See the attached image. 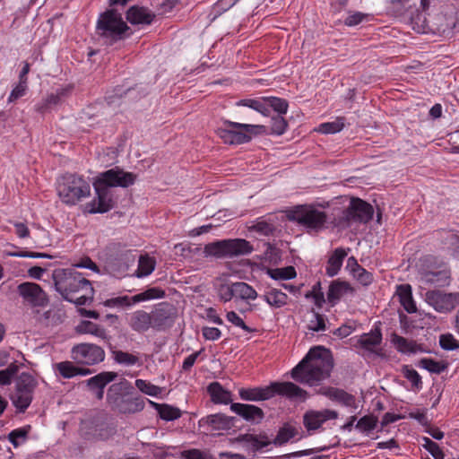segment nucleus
Masks as SVG:
<instances>
[{
	"label": "nucleus",
	"instance_id": "1",
	"mask_svg": "<svg viewBox=\"0 0 459 459\" xmlns=\"http://www.w3.org/2000/svg\"><path fill=\"white\" fill-rule=\"evenodd\" d=\"M332 368L333 360L329 350L317 346L310 349L292 369L291 377L298 382L314 385L327 378Z\"/></svg>",
	"mask_w": 459,
	"mask_h": 459
},
{
	"label": "nucleus",
	"instance_id": "2",
	"mask_svg": "<svg viewBox=\"0 0 459 459\" xmlns=\"http://www.w3.org/2000/svg\"><path fill=\"white\" fill-rule=\"evenodd\" d=\"M53 280L56 290L70 302L82 306L92 299L94 290L91 281L74 268L55 270Z\"/></svg>",
	"mask_w": 459,
	"mask_h": 459
},
{
	"label": "nucleus",
	"instance_id": "3",
	"mask_svg": "<svg viewBox=\"0 0 459 459\" xmlns=\"http://www.w3.org/2000/svg\"><path fill=\"white\" fill-rule=\"evenodd\" d=\"M128 382L111 385L107 392V403L113 411L123 414H133L144 408L143 398L133 392Z\"/></svg>",
	"mask_w": 459,
	"mask_h": 459
},
{
	"label": "nucleus",
	"instance_id": "4",
	"mask_svg": "<svg viewBox=\"0 0 459 459\" xmlns=\"http://www.w3.org/2000/svg\"><path fill=\"white\" fill-rule=\"evenodd\" d=\"M276 394L300 401L307 398V392L291 382H275L265 387L241 388L239 390L240 398L246 401L267 400Z\"/></svg>",
	"mask_w": 459,
	"mask_h": 459
},
{
	"label": "nucleus",
	"instance_id": "5",
	"mask_svg": "<svg viewBox=\"0 0 459 459\" xmlns=\"http://www.w3.org/2000/svg\"><path fill=\"white\" fill-rule=\"evenodd\" d=\"M96 30L97 34L107 44H113L126 37L129 27L123 21L121 14L116 10L111 9L100 15Z\"/></svg>",
	"mask_w": 459,
	"mask_h": 459
},
{
	"label": "nucleus",
	"instance_id": "6",
	"mask_svg": "<svg viewBox=\"0 0 459 459\" xmlns=\"http://www.w3.org/2000/svg\"><path fill=\"white\" fill-rule=\"evenodd\" d=\"M266 127L261 125L223 121V126L216 131L217 135L227 144H241L248 143L252 134L264 133Z\"/></svg>",
	"mask_w": 459,
	"mask_h": 459
},
{
	"label": "nucleus",
	"instance_id": "7",
	"mask_svg": "<svg viewBox=\"0 0 459 459\" xmlns=\"http://www.w3.org/2000/svg\"><path fill=\"white\" fill-rule=\"evenodd\" d=\"M57 193L63 203L72 205L89 196L91 186L82 177L67 174L58 182Z\"/></svg>",
	"mask_w": 459,
	"mask_h": 459
},
{
	"label": "nucleus",
	"instance_id": "8",
	"mask_svg": "<svg viewBox=\"0 0 459 459\" xmlns=\"http://www.w3.org/2000/svg\"><path fill=\"white\" fill-rule=\"evenodd\" d=\"M253 247L244 238L223 239L205 245L204 253L206 256L217 258L235 257L248 255Z\"/></svg>",
	"mask_w": 459,
	"mask_h": 459
},
{
	"label": "nucleus",
	"instance_id": "9",
	"mask_svg": "<svg viewBox=\"0 0 459 459\" xmlns=\"http://www.w3.org/2000/svg\"><path fill=\"white\" fill-rule=\"evenodd\" d=\"M36 386L37 381L30 373L23 372L17 377L11 399L20 411H24L31 403Z\"/></svg>",
	"mask_w": 459,
	"mask_h": 459
},
{
	"label": "nucleus",
	"instance_id": "10",
	"mask_svg": "<svg viewBox=\"0 0 459 459\" xmlns=\"http://www.w3.org/2000/svg\"><path fill=\"white\" fill-rule=\"evenodd\" d=\"M81 433L90 442L107 441L117 433V428L113 423L93 419L82 424Z\"/></svg>",
	"mask_w": 459,
	"mask_h": 459
},
{
	"label": "nucleus",
	"instance_id": "11",
	"mask_svg": "<svg viewBox=\"0 0 459 459\" xmlns=\"http://www.w3.org/2000/svg\"><path fill=\"white\" fill-rule=\"evenodd\" d=\"M292 219L307 228L320 230L326 222L327 215L314 206L304 205L294 210Z\"/></svg>",
	"mask_w": 459,
	"mask_h": 459
},
{
	"label": "nucleus",
	"instance_id": "12",
	"mask_svg": "<svg viewBox=\"0 0 459 459\" xmlns=\"http://www.w3.org/2000/svg\"><path fill=\"white\" fill-rule=\"evenodd\" d=\"M136 176L131 172H126L116 167L100 173L95 179L97 186H102L107 189L110 187H127L135 181Z\"/></svg>",
	"mask_w": 459,
	"mask_h": 459
},
{
	"label": "nucleus",
	"instance_id": "13",
	"mask_svg": "<svg viewBox=\"0 0 459 459\" xmlns=\"http://www.w3.org/2000/svg\"><path fill=\"white\" fill-rule=\"evenodd\" d=\"M72 358L79 364L93 366L104 360L105 351L93 343H80L73 347Z\"/></svg>",
	"mask_w": 459,
	"mask_h": 459
},
{
	"label": "nucleus",
	"instance_id": "14",
	"mask_svg": "<svg viewBox=\"0 0 459 459\" xmlns=\"http://www.w3.org/2000/svg\"><path fill=\"white\" fill-rule=\"evenodd\" d=\"M166 295L165 290L158 288V287H152L149 288L146 290L136 294L133 297L128 296H120L117 298L108 299L104 301L105 307H130L133 304L151 300L154 299H161L164 298Z\"/></svg>",
	"mask_w": 459,
	"mask_h": 459
},
{
	"label": "nucleus",
	"instance_id": "15",
	"mask_svg": "<svg viewBox=\"0 0 459 459\" xmlns=\"http://www.w3.org/2000/svg\"><path fill=\"white\" fill-rule=\"evenodd\" d=\"M425 300L436 311L447 313L459 304V292L445 293L441 290H428L425 293Z\"/></svg>",
	"mask_w": 459,
	"mask_h": 459
},
{
	"label": "nucleus",
	"instance_id": "16",
	"mask_svg": "<svg viewBox=\"0 0 459 459\" xmlns=\"http://www.w3.org/2000/svg\"><path fill=\"white\" fill-rule=\"evenodd\" d=\"M374 214L371 204L359 198H351L349 207L343 213V220L350 222H368Z\"/></svg>",
	"mask_w": 459,
	"mask_h": 459
},
{
	"label": "nucleus",
	"instance_id": "17",
	"mask_svg": "<svg viewBox=\"0 0 459 459\" xmlns=\"http://www.w3.org/2000/svg\"><path fill=\"white\" fill-rule=\"evenodd\" d=\"M150 314L152 328L161 331L172 325L177 316V309L173 305L162 302L158 304Z\"/></svg>",
	"mask_w": 459,
	"mask_h": 459
},
{
	"label": "nucleus",
	"instance_id": "18",
	"mask_svg": "<svg viewBox=\"0 0 459 459\" xmlns=\"http://www.w3.org/2000/svg\"><path fill=\"white\" fill-rule=\"evenodd\" d=\"M17 291L25 302L33 307H43L48 304L47 294L37 283L22 282L18 285Z\"/></svg>",
	"mask_w": 459,
	"mask_h": 459
},
{
	"label": "nucleus",
	"instance_id": "19",
	"mask_svg": "<svg viewBox=\"0 0 459 459\" xmlns=\"http://www.w3.org/2000/svg\"><path fill=\"white\" fill-rule=\"evenodd\" d=\"M93 186L96 191L97 197L88 204L89 212L91 213H104L111 210L114 205V200L110 189H107L102 186H97L94 181Z\"/></svg>",
	"mask_w": 459,
	"mask_h": 459
},
{
	"label": "nucleus",
	"instance_id": "20",
	"mask_svg": "<svg viewBox=\"0 0 459 459\" xmlns=\"http://www.w3.org/2000/svg\"><path fill=\"white\" fill-rule=\"evenodd\" d=\"M117 377V373L102 371L85 381L86 386L94 397L100 401L104 397L105 387Z\"/></svg>",
	"mask_w": 459,
	"mask_h": 459
},
{
	"label": "nucleus",
	"instance_id": "21",
	"mask_svg": "<svg viewBox=\"0 0 459 459\" xmlns=\"http://www.w3.org/2000/svg\"><path fill=\"white\" fill-rule=\"evenodd\" d=\"M339 416L334 410L308 411L303 416V423L308 431L318 429L325 421L335 420Z\"/></svg>",
	"mask_w": 459,
	"mask_h": 459
},
{
	"label": "nucleus",
	"instance_id": "22",
	"mask_svg": "<svg viewBox=\"0 0 459 459\" xmlns=\"http://www.w3.org/2000/svg\"><path fill=\"white\" fill-rule=\"evenodd\" d=\"M238 440L245 444L246 448L252 453L255 457L256 453L272 444L265 434H244L238 437Z\"/></svg>",
	"mask_w": 459,
	"mask_h": 459
},
{
	"label": "nucleus",
	"instance_id": "23",
	"mask_svg": "<svg viewBox=\"0 0 459 459\" xmlns=\"http://www.w3.org/2000/svg\"><path fill=\"white\" fill-rule=\"evenodd\" d=\"M320 393L325 395L330 400L338 403L346 407L357 408L356 398L353 394H351L343 389L336 387H324Z\"/></svg>",
	"mask_w": 459,
	"mask_h": 459
},
{
	"label": "nucleus",
	"instance_id": "24",
	"mask_svg": "<svg viewBox=\"0 0 459 459\" xmlns=\"http://www.w3.org/2000/svg\"><path fill=\"white\" fill-rule=\"evenodd\" d=\"M128 325L136 333L147 332L152 328L151 314L142 309L131 313L128 317Z\"/></svg>",
	"mask_w": 459,
	"mask_h": 459
},
{
	"label": "nucleus",
	"instance_id": "25",
	"mask_svg": "<svg viewBox=\"0 0 459 459\" xmlns=\"http://www.w3.org/2000/svg\"><path fill=\"white\" fill-rule=\"evenodd\" d=\"M230 409L236 414L247 421L259 422L264 418L262 409L257 406L245 403H231Z\"/></svg>",
	"mask_w": 459,
	"mask_h": 459
},
{
	"label": "nucleus",
	"instance_id": "26",
	"mask_svg": "<svg viewBox=\"0 0 459 459\" xmlns=\"http://www.w3.org/2000/svg\"><path fill=\"white\" fill-rule=\"evenodd\" d=\"M382 342V333L379 329H375L368 333L360 335L355 344V347L364 349L373 352L375 348Z\"/></svg>",
	"mask_w": 459,
	"mask_h": 459
},
{
	"label": "nucleus",
	"instance_id": "27",
	"mask_svg": "<svg viewBox=\"0 0 459 459\" xmlns=\"http://www.w3.org/2000/svg\"><path fill=\"white\" fill-rule=\"evenodd\" d=\"M154 15L148 9L132 6L126 13V19L132 24H151Z\"/></svg>",
	"mask_w": 459,
	"mask_h": 459
},
{
	"label": "nucleus",
	"instance_id": "28",
	"mask_svg": "<svg viewBox=\"0 0 459 459\" xmlns=\"http://www.w3.org/2000/svg\"><path fill=\"white\" fill-rule=\"evenodd\" d=\"M207 391L214 403L228 404L232 402L231 393L226 390L219 382L211 383L207 387Z\"/></svg>",
	"mask_w": 459,
	"mask_h": 459
},
{
	"label": "nucleus",
	"instance_id": "29",
	"mask_svg": "<svg viewBox=\"0 0 459 459\" xmlns=\"http://www.w3.org/2000/svg\"><path fill=\"white\" fill-rule=\"evenodd\" d=\"M59 374L65 378H71L77 375L87 376L91 370L87 368L77 367L71 361H63L56 365Z\"/></svg>",
	"mask_w": 459,
	"mask_h": 459
},
{
	"label": "nucleus",
	"instance_id": "30",
	"mask_svg": "<svg viewBox=\"0 0 459 459\" xmlns=\"http://www.w3.org/2000/svg\"><path fill=\"white\" fill-rule=\"evenodd\" d=\"M450 272L446 269L438 271H429L424 273L425 282L434 284L437 287L447 286L450 282Z\"/></svg>",
	"mask_w": 459,
	"mask_h": 459
},
{
	"label": "nucleus",
	"instance_id": "31",
	"mask_svg": "<svg viewBox=\"0 0 459 459\" xmlns=\"http://www.w3.org/2000/svg\"><path fill=\"white\" fill-rule=\"evenodd\" d=\"M350 289V285L345 281L339 280L332 281L327 292L328 302L334 306Z\"/></svg>",
	"mask_w": 459,
	"mask_h": 459
},
{
	"label": "nucleus",
	"instance_id": "32",
	"mask_svg": "<svg viewBox=\"0 0 459 459\" xmlns=\"http://www.w3.org/2000/svg\"><path fill=\"white\" fill-rule=\"evenodd\" d=\"M76 333H82V334H92L94 336L100 337L103 340H109L110 337L108 336L106 330L91 321H82L75 328Z\"/></svg>",
	"mask_w": 459,
	"mask_h": 459
},
{
	"label": "nucleus",
	"instance_id": "33",
	"mask_svg": "<svg viewBox=\"0 0 459 459\" xmlns=\"http://www.w3.org/2000/svg\"><path fill=\"white\" fill-rule=\"evenodd\" d=\"M347 253L342 248H336L327 261L326 273L330 277L336 275L342 265Z\"/></svg>",
	"mask_w": 459,
	"mask_h": 459
},
{
	"label": "nucleus",
	"instance_id": "34",
	"mask_svg": "<svg viewBox=\"0 0 459 459\" xmlns=\"http://www.w3.org/2000/svg\"><path fill=\"white\" fill-rule=\"evenodd\" d=\"M397 295L403 308L408 313L416 312V305L411 295V288L409 284H402L397 288Z\"/></svg>",
	"mask_w": 459,
	"mask_h": 459
},
{
	"label": "nucleus",
	"instance_id": "35",
	"mask_svg": "<svg viewBox=\"0 0 459 459\" xmlns=\"http://www.w3.org/2000/svg\"><path fill=\"white\" fill-rule=\"evenodd\" d=\"M264 299L271 307L280 308L287 304L288 296L279 289L271 288L264 295Z\"/></svg>",
	"mask_w": 459,
	"mask_h": 459
},
{
	"label": "nucleus",
	"instance_id": "36",
	"mask_svg": "<svg viewBox=\"0 0 459 459\" xmlns=\"http://www.w3.org/2000/svg\"><path fill=\"white\" fill-rule=\"evenodd\" d=\"M392 342L396 346L397 350L402 352L416 353L418 351H421L415 342L409 341L395 333L392 335Z\"/></svg>",
	"mask_w": 459,
	"mask_h": 459
},
{
	"label": "nucleus",
	"instance_id": "37",
	"mask_svg": "<svg viewBox=\"0 0 459 459\" xmlns=\"http://www.w3.org/2000/svg\"><path fill=\"white\" fill-rule=\"evenodd\" d=\"M235 298L243 300H254L257 298V292L250 285L243 281L234 282Z\"/></svg>",
	"mask_w": 459,
	"mask_h": 459
},
{
	"label": "nucleus",
	"instance_id": "38",
	"mask_svg": "<svg viewBox=\"0 0 459 459\" xmlns=\"http://www.w3.org/2000/svg\"><path fill=\"white\" fill-rule=\"evenodd\" d=\"M353 263L354 268L352 269V273L354 277L359 281L362 285L368 286L373 281V275L371 273L368 272L364 268H362L355 260L354 257H350L348 260V264Z\"/></svg>",
	"mask_w": 459,
	"mask_h": 459
},
{
	"label": "nucleus",
	"instance_id": "39",
	"mask_svg": "<svg viewBox=\"0 0 459 459\" xmlns=\"http://www.w3.org/2000/svg\"><path fill=\"white\" fill-rule=\"evenodd\" d=\"M153 405L157 410L160 417L164 420H174L180 418L181 416V411L177 407L165 403H153Z\"/></svg>",
	"mask_w": 459,
	"mask_h": 459
},
{
	"label": "nucleus",
	"instance_id": "40",
	"mask_svg": "<svg viewBox=\"0 0 459 459\" xmlns=\"http://www.w3.org/2000/svg\"><path fill=\"white\" fill-rule=\"evenodd\" d=\"M109 349L113 355L114 360L118 364L133 366L136 364L139 360L138 357H136L135 355H133L123 351H117L111 344H109Z\"/></svg>",
	"mask_w": 459,
	"mask_h": 459
},
{
	"label": "nucleus",
	"instance_id": "41",
	"mask_svg": "<svg viewBox=\"0 0 459 459\" xmlns=\"http://www.w3.org/2000/svg\"><path fill=\"white\" fill-rule=\"evenodd\" d=\"M237 105L248 107L266 117L270 114V109L265 103V98L262 100L244 99L239 100Z\"/></svg>",
	"mask_w": 459,
	"mask_h": 459
},
{
	"label": "nucleus",
	"instance_id": "42",
	"mask_svg": "<svg viewBox=\"0 0 459 459\" xmlns=\"http://www.w3.org/2000/svg\"><path fill=\"white\" fill-rule=\"evenodd\" d=\"M296 435V429L289 424H285L279 429L275 438L271 442L275 446H282L283 444L287 443L290 439L294 437Z\"/></svg>",
	"mask_w": 459,
	"mask_h": 459
},
{
	"label": "nucleus",
	"instance_id": "43",
	"mask_svg": "<svg viewBox=\"0 0 459 459\" xmlns=\"http://www.w3.org/2000/svg\"><path fill=\"white\" fill-rule=\"evenodd\" d=\"M155 260L148 255H141L139 258L136 276L139 278L151 274L155 269Z\"/></svg>",
	"mask_w": 459,
	"mask_h": 459
},
{
	"label": "nucleus",
	"instance_id": "44",
	"mask_svg": "<svg viewBox=\"0 0 459 459\" xmlns=\"http://www.w3.org/2000/svg\"><path fill=\"white\" fill-rule=\"evenodd\" d=\"M202 421L212 426L215 429H224L230 426V420L223 414H212L202 419Z\"/></svg>",
	"mask_w": 459,
	"mask_h": 459
},
{
	"label": "nucleus",
	"instance_id": "45",
	"mask_svg": "<svg viewBox=\"0 0 459 459\" xmlns=\"http://www.w3.org/2000/svg\"><path fill=\"white\" fill-rule=\"evenodd\" d=\"M311 318L307 324V329L313 332H319L325 330V321L323 315L315 311L314 308L310 311Z\"/></svg>",
	"mask_w": 459,
	"mask_h": 459
},
{
	"label": "nucleus",
	"instance_id": "46",
	"mask_svg": "<svg viewBox=\"0 0 459 459\" xmlns=\"http://www.w3.org/2000/svg\"><path fill=\"white\" fill-rule=\"evenodd\" d=\"M268 273L274 280H290L296 277V271L293 266L270 269Z\"/></svg>",
	"mask_w": 459,
	"mask_h": 459
},
{
	"label": "nucleus",
	"instance_id": "47",
	"mask_svg": "<svg viewBox=\"0 0 459 459\" xmlns=\"http://www.w3.org/2000/svg\"><path fill=\"white\" fill-rule=\"evenodd\" d=\"M306 299H313L315 305L321 308L325 302L324 292L322 291L321 282L317 281L313 287L312 290L307 291L305 294Z\"/></svg>",
	"mask_w": 459,
	"mask_h": 459
},
{
	"label": "nucleus",
	"instance_id": "48",
	"mask_svg": "<svg viewBox=\"0 0 459 459\" xmlns=\"http://www.w3.org/2000/svg\"><path fill=\"white\" fill-rule=\"evenodd\" d=\"M265 103L267 107L272 108L278 115L286 114L289 104L286 100L277 97H267L265 98Z\"/></svg>",
	"mask_w": 459,
	"mask_h": 459
},
{
	"label": "nucleus",
	"instance_id": "49",
	"mask_svg": "<svg viewBox=\"0 0 459 459\" xmlns=\"http://www.w3.org/2000/svg\"><path fill=\"white\" fill-rule=\"evenodd\" d=\"M419 367L427 369L430 373L440 374L446 369V366L430 358H423L419 361Z\"/></svg>",
	"mask_w": 459,
	"mask_h": 459
},
{
	"label": "nucleus",
	"instance_id": "50",
	"mask_svg": "<svg viewBox=\"0 0 459 459\" xmlns=\"http://www.w3.org/2000/svg\"><path fill=\"white\" fill-rule=\"evenodd\" d=\"M377 421L378 420L376 416L366 415L358 420L355 428L360 432H369L377 427Z\"/></svg>",
	"mask_w": 459,
	"mask_h": 459
},
{
	"label": "nucleus",
	"instance_id": "51",
	"mask_svg": "<svg viewBox=\"0 0 459 459\" xmlns=\"http://www.w3.org/2000/svg\"><path fill=\"white\" fill-rule=\"evenodd\" d=\"M344 127V117H337L333 122H327L319 126V132L324 134H335Z\"/></svg>",
	"mask_w": 459,
	"mask_h": 459
},
{
	"label": "nucleus",
	"instance_id": "52",
	"mask_svg": "<svg viewBox=\"0 0 459 459\" xmlns=\"http://www.w3.org/2000/svg\"><path fill=\"white\" fill-rule=\"evenodd\" d=\"M120 243H112L107 247L108 251L110 253V256L119 255L121 260L126 262L133 261L134 257L130 250H122Z\"/></svg>",
	"mask_w": 459,
	"mask_h": 459
},
{
	"label": "nucleus",
	"instance_id": "53",
	"mask_svg": "<svg viewBox=\"0 0 459 459\" xmlns=\"http://www.w3.org/2000/svg\"><path fill=\"white\" fill-rule=\"evenodd\" d=\"M288 123L281 115H276L271 118L272 134L281 135L286 131Z\"/></svg>",
	"mask_w": 459,
	"mask_h": 459
},
{
	"label": "nucleus",
	"instance_id": "54",
	"mask_svg": "<svg viewBox=\"0 0 459 459\" xmlns=\"http://www.w3.org/2000/svg\"><path fill=\"white\" fill-rule=\"evenodd\" d=\"M135 386L143 393L151 395L157 396L160 394L161 389L160 387L152 385L151 382H148L143 379H137L135 381Z\"/></svg>",
	"mask_w": 459,
	"mask_h": 459
},
{
	"label": "nucleus",
	"instance_id": "55",
	"mask_svg": "<svg viewBox=\"0 0 459 459\" xmlns=\"http://www.w3.org/2000/svg\"><path fill=\"white\" fill-rule=\"evenodd\" d=\"M423 444L422 446L429 452V454L435 458V459H444L445 455L439 446L432 441L429 437H423Z\"/></svg>",
	"mask_w": 459,
	"mask_h": 459
},
{
	"label": "nucleus",
	"instance_id": "56",
	"mask_svg": "<svg viewBox=\"0 0 459 459\" xmlns=\"http://www.w3.org/2000/svg\"><path fill=\"white\" fill-rule=\"evenodd\" d=\"M439 344L446 351H454L459 349V342L450 334H441L439 337Z\"/></svg>",
	"mask_w": 459,
	"mask_h": 459
},
{
	"label": "nucleus",
	"instance_id": "57",
	"mask_svg": "<svg viewBox=\"0 0 459 459\" xmlns=\"http://www.w3.org/2000/svg\"><path fill=\"white\" fill-rule=\"evenodd\" d=\"M18 371V366L11 363L5 369L0 370V385H9Z\"/></svg>",
	"mask_w": 459,
	"mask_h": 459
},
{
	"label": "nucleus",
	"instance_id": "58",
	"mask_svg": "<svg viewBox=\"0 0 459 459\" xmlns=\"http://www.w3.org/2000/svg\"><path fill=\"white\" fill-rule=\"evenodd\" d=\"M69 92V89H57L56 92L49 94L46 100H48V104H49L50 108L56 107L59 105L63 100L67 96Z\"/></svg>",
	"mask_w": 459,
	"mask_h": 459
},
{
	"label": "nucleus",
	"instance_id": "59",
	"mask_svg": "<svg viewBox=\"0 0 459 459\" xmlns=\"http://www.w3.org/2000/svg\"><path fill=\"white\" fill-rule=\"evenodd\" d=\"M27 435V429H16L9 433L8 439L15 447H17L21 442H24L26 440Z\"/></svg>",
	"mask_w": 459,
	"mask_h": 459
},
{
	"label": "nucleus",
	"instance_id": "60",
	"mask_svg": "<svg viewBox=\"0 0 459 459\" xmlns=\"http://www.w3.org/2000/svg\"><path fill=\"white\" fill-rule=\"evenodd\" d=\"M218 295L223 302H228L235 298L234 283L221 284L218 290Z\"/></svg>",
	"mask_w": 459,
	"mask_h": 459
},
{
	"label": "nucleus",
	"instance_id": "61",
	"mask_svg": "<svg viewBox=\"0 0 459 459\" xmlns=\"http://www.w3.org/2000/svg\"><path fill=\"white\" fill-rule=\"evenodd\" d=\"M226 318L235 326L240 327L247 333H253L254 329L246 325L243 319L234 311H230L226 315Z\"/></svg>",
	"mask_w": 459,
	"mask_h": 459
},
{
	"label": "nucleus",
	"instance_id": "62",
	"mask_svg": "<svg viewBox=\"0 0 459 459\" xmlns=\"http://www.w3.org/2000/svg\"><path fill=\"white\" fill-rule=\"evenodd\" d=\"M403 372L404 377L412 384L413 386L417 388L421 387V377L415 369L405 366Z\"/></svg>",
	"mask_w": 459,
	"mask_h": 459
},
{
	"label": "nucleus",
	"instance_id": "63",
	"mask_svg": "<svg viewBox=\"0 0 459 459\" xmlns=\"http://www.w3.org/2000/svg\"><path fill=\"white\" fill-rule=\"evenodd\" d=\"M180 457L182 459H212V456L208 455V454L196 448L182 451Z\"/></svg>",
	"mask_w": 459,
	"mask_h": 459
},
{
	"label": "nucleus",
	"instance_id": "64",
	"mask_svg": "<svg viewBox=\"0 0 459 459\" xmlns=\"http://www.w3.org/2000/svg\"><path fill=\"white\" fill-rule=\"evenodd\" d=\"M368 17V14L363 13L361 12L351 13L349 16L345 19L344 24L349 27L356 26L362 22Z\"/></svg>",
	"mask_w": 459,
	"mask_h": 459
}]
</instances>
